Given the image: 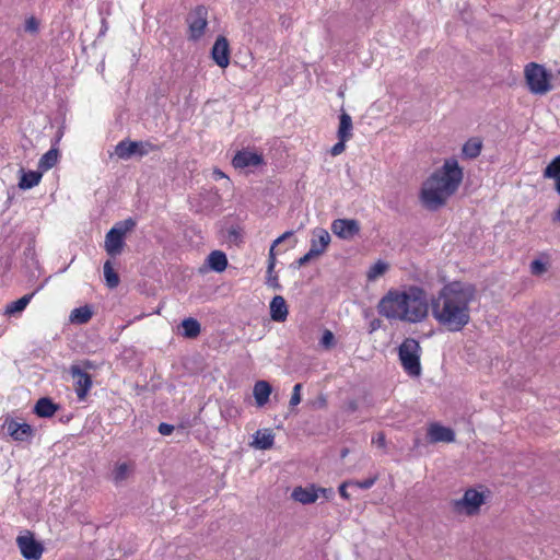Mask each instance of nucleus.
Instances as JSON below:
<instances>
[{
  "label": "nucleus",
  "instance_id": "obj_50",
  "mask_svg": "<svg viewBox=\"0 0 560 560\" xmlns=\"http://www.w3.org/2000/svg\"><path fill=\"white\" fill-rule=\"evenodd\" d=\"M326 404H327L326 398L325 397H320L319 398V406L320 407H326Z\"/></svg>",
  "mask_w": 560,
  "mask_h": 560
},
{
  "label": "nucleus",
  "instance_id": "obj_3",
  "mask_svg": "<svg viewBox=\"0 0 560 560\" xmlns=\"http://www.w3.org/2000/svg\"><path fill=\"white\" fill-rule=\"evenodd\" d=\"M464 179V170L456 158L445 159L422 184L420 200L423 207L436 211L458 190Z\"/></svg>",
  "mask_w": 560,
  "mask_h": 560
},
{
  "label": "nucleus",
  "instance_id": "obj_36",
  "mask_svg": "<svg viewBox=\"0 0 560 560\" xmlns=\"http://www.w3.org/2000/svg\"><path fill=\"white\" fill-rule=\"evenodd\" d=\"M335 343H336V341H335V336H334V334H332L330 330H328V329L324 330L323 336H322V339H320V341H319V345H320L324 349L329 350V349H331L332 347H335Z\"/></svg>",
  "mask_w": 560,
  "mask_h": 560
},
{
  "label": "nucleus",
  "instance_id": "obj_28",
  "mask_svg": "<svg viewBox=\"0 0 560 560\" xmlns=\"http://www.w3.org/2000/svg\"><path fill=\"white\" fill-rule=\"evenodd\" d=\"M329 243H330L329 233L326 230L320 229V230H318L317 233H314V237L311 241V248L318 250L319 256H320L326 250Z\"/></svg>",
  "mask_w": 560,
  "mask_h": 560
},
{
  "label": "nucleus",
  "instance_id": "obj_39",
  "mask_svg": "<svg viewBox=\"0 0 560 560\" xmlns=\"http://www.w3.org/2000/svg\"><path fill=\"white\" fill-rule=\"evenodd\" d=\"M301 390H302V384L298 383L294 385L292 395L290 398V407H295L301 402Z\"/></svg>",
  "mask_w": 560,
  "mask_h": 560
},
{
  "label": "nucleus",
  "instance_id": "obj_14",
  "mask_svg": "<svg viewBox=\"0 0 560 560\" xmlns=\"http://www.w3.org/2000/svg\"><path fill=\"white\" fill-rule=\"evenodd\" d=\"M319 493L323 495H326L327 489L325 488H317L314 485H311L310 487H295L292 491V499L302 503V504H311L314 503L318 497Z\"/></svg>",
  "mask_w": 560,
  "mask_h": 560
},
{
  "label": "nucleus",
  "instance_id": "obj_25",
  "mask_svg": "<svg viewBox=\"0 0 560 560\" xmlns=\"http://www.w3.org/2000/svg\"><path fill=\"white\" fill-rule=\"evenodd\" d=\"M352 119L349 114L342 112L339 116V128L337 137L339 140H350L352 138Z\"/></svg>",
  "mask_w": 560,
  "mask_h": 560
},
{
  "label": "nucleus",
  "instance_id": "obj_48",
  "mask_svg": "<svg viewBox=\"0 0 560 560\" xmlns=\"http://www.w3.org/2000/svg\"><path fill=\"white\" fill-rule=\"evenodd\" d=\"M213 175H214L215 179L226 177L225 174L222 171H220V170H214Z\"/></svg>",
  "mask_w": 560,
  "mask_h": 560
},
{
  "label": "nucleus",
  "instance_id": "obj_13",
  "mask_svg": "<svg viewBox=\"0 0 560 560\" xmlns=\"http://www.w3.org/2000/svg\"><path fill=\"white\" fill-rule=\"evenodd\" d=\"M4 427L14 441L25 442L31 440L34 434V430L30 424L25 422L20 423L14 419H7Z\"/></svg>",
  "mask_w": 560,
  "mask_h": 560
},
{
  "label": "nucleus",
  "instance_id": "obj_18",
  "mask_svg": "<svg viewBox=\"0 0 560 560\" xmlns=\"http://www.w3.org/2000/svg\"><path fill=\"white\" fill-rule=\"evenodd\" d=\"M293 235V232L292 231H287L284 232L282 235H280L277 240L273 241L270 249H269V255H268V275H269V283L273 287H278V278L277 276L272 277V272H273V269H275V265H276V254H275V247L282 243L284 240L291 237Z\"/></svg>",
  "mask_w": 560,
  "mask_h": 560
},
{
  "label": "nucleus",
  "instance_id": "obj_47",
  "mask_svg": "<svg viewBox=\"0 0 560 560\" xmlns=\"http://www.w3.org/2000/svg\"><path fill=\"white\" fill-rule=\"evenodd\" d=\"M346 487H347V483H342V485L339 487V494H340V497H341V498H343V499H349V493L347 492Z\"/></svg>",
  "mask_w": 560,
  "mask_h": 560
},
{
  "label": "nucleus",
  "instance_id": "obj_45",
  "mask_svg": "<svg viewBox=\"0 0 560 560\" xmlns=\"http://www.w3.org/2000/svg\"><path fill=\"white\" fill-rule=\"evenodd\" d=\"M347 411L354 412L358 410V402L355 400H350L347 402Z\"/></svg>",
  "mask_w": 560,
  "mask_h": 560
},
{
  "label": "nucleus",
  "instance_id": "obj_15",
  "mask_svg": "<svg viewBox=\"0 0 560 560\" xmlns=\"http://www.w3.org/2000/svg\"><path fill=\"white\" fill-rule=\"evenodd\" d=\"M211 57L220 68H226L230 63V45L224 36H219L211 49Z\"/></svg>",
  "mask_w": 560,
  "mask_h": 560
},
{
  "label": "nucleus",
  "instance_id": "obj_38",
  "mask_svg": "<svg viewBox=\"0 0 560 560\" xmlns=\"http://www.w3.org/2000/svg\"><path fill=\"white\" fill-rule=\"evenodd\" d=\"M547 271V264L539 260V259H535L530 262V272L532 275L534 276H540L542 273H545Z\"/></svg>",
  "mask_w": 560,
  "mask_h": 560
},
{
  "label": "nucleus",
  "instance_id": "obj_1",
  "mask_svg": "<svg viewBox=\"0 0 560 560\" xmlns=\"http://www.w3.org/2000/svg\"><path fill=\"white\" fill-rule=\"evenodd\" d=\"M478 300L474 283L451 281L431 301L432 317L450 332L462 331L471 320V305Z\"/></svg>",
  "mask_w": 560,
  "mask_h": 560
},
{
  "label": "nucleus",
  "instance_id": "obj_30",
  "mask_svg": "<svg viewBox=\"0 0 560 560\" xmlns=\"http://www.w3.org/2000/svg\"><path fill=\"white\" fill-rule=\"evenodd\" d=\"M208 262L211 269H213L217 272H222L226 269L228 258L223 252L213 250L208 256Z\"/></svg>",
  "mask_w": 560,
  "mask_h": 560
},
{
  "label": "nucleus",
  "instance_id": "obj_24",
  "mask_svg": "<svg viewBox=\"0 0 560 560\" xmlns=\"http://www.w3.org/2000/svg\"><path fill=\"white\" fill-rule=\"evenodd\" d=\"M60 153L55 147H51L38 161V168L45 173L52 168L59 161Z\"/></svg>",
  "mask_w": 560,
  "mask_h": 560
},
{
  "label": "nucleus",
  "instance_id": "obj_16",
  "mask_svg": "<svg viewBox=\"0 0 560 560\" xmlns=\"http://www.w3.org/2000/svg\"><path fill=\"white\" fill-rule=\"evenodd\" d=\"M262 163L264 159L261 154L248 150L237 151L232 160V165L235 168L256 167Z\"/></svg>",
  "mask_w": 560,
  "mask_h": 560
},
{
  "label": "nucleus",
  "instance_id": "obj_26",
  "mask_svg": "<svg viewBox=\"0 0 560 560\" xmlns=\"http://www.w3.org/2000/svg\"><path fill=\"white\" fill-rule=\"evenodd\" d=\"M481 150H482L481 139L474 137V138L468 139L464 143V145L462 148V153H463L464 158L472 160L480 155Z\"/></svg>",
  "mask_w": 560,
  "mask_h": 560
},
{
  "label": "nucleus",
  "instance_id": "obj_20",
  "mask_svg": "<svg viewBox=\"0 0 560 560\" xmlns=\"http://www.w3.org/2000/svg\"><path fill=\"white\" fill-rule=\"evenodd\" d=\"M59 409V406L52 402L50 398H39L35 405L34 411L40 418H50Z\"/></svg>",
  "mask_w": 560,
  "mask_h": 560
},
{
  "label": "nucleus",
  "instance_id": "obj_29",
  "mask_svg": "<svg viewBox=\"0 0 560 560\" xmlns=\"http://www.w3.org/2000/svg\"><path fill=\"white\" fill-rule=\"evenodd\" d=\"M92 316L93 311L91 306L84 305L72 310L69 318L71 323L82 325L89 323Z\"/></svg>",
  "mask_w": 560,
  "mask_h": 560
},
{
  "label": "nucleus",
  "instance_id": "obj_19",
  "mask_svg": "<svg viewBox=\"0 0 560 560\" xmlns=\"http://www.w3.org/2000/svg\"><path fill=\"white\" fill-rule=\"evenodd\" d=\"M270 316L275 322H284L288 317V306L281 295H276L270 302Z\"/></svg>",
  "mask_w": 560,
  "mask_h": 560
},
{
  "label": "nucleus",
  "instance_id": "obj_41",
  "mask_svg": "<svg viewBox=\"0 0 560 560\" xmlns=\"http://www.w3.org/2000/svg\"><path fill=\"white\" fill-rule=\"evenodd\" d=\"M348 140H339L338 139V142L331 147L330 154L332 156H337V155H340L341 153H343L345 150H346V142Z\"/></svg>",
  "mask_w": 560,
  "mask_h": 560
},
{
  "label": "nucleus",
  "instance_id": "obj_23",
  "mask_svg": "<svg viewBox=\"0 0 560 560\" xmlns=\"http://www.w3.org/2000/svg\"><path fill=\"white\" fill-rule=\"evenodd\" d=\"M272 392L270 384L267 381H258L254 385V397L258 406H264L269 400Z\"/></svg>",
  "mask_w": 560,
  "mask_h": 560
},
{
  "label": "nucleus",
  "instance_id": "obj_12",
  "mask_svg": "<svg viewBox=\"0 0 560 560\" xmlns=\"http://www.w3.org/2000/svg\"><path fill=\"white\" fill-rule=\"evenodd\" d=\"M331 231L338 237L349 240L360 232V225L352 219H336L331 223Z\"/></svg>",
  "mask_w": 560,
  "mask_h": 560
},
{
  "label": "nucleus",
  "instance_id": "obj_33",
  "mask_svg": "<svg viewBox=\"0 0 560 560\" xmlns=\"http://www.w3.org/2000/svg\"><path fill=\"white\" fill-rule=\"evenodd\" d=\"M104 277L106 280V285L110 289H115L119 284V276L114 270L113 265L109 260L105 261L104 264Z\"/></svg>",
  "mask_w": 560,
  "mask_h": 560
},
{
  "label": "nucleus",
  "instance_id": "obj_35",
  "mask_svg": "<svg viewBox=\"0 0 560 560\" xmlns=\"http://www.w3.org/2000/svg\"><path fill=\"white\" fill-rule=\"evenodd\" d=\"M545 178L557 180L560 177V155L556 156L544 170Z\"/></svg>",
  "mask_w": 560,
  "mask_h": 560
},
{
  "label": "nucleus",
  "instance_id": "obj_8",
  "mask_svg": "<svg viewBox=\"0 0 560 560\" xmlns=\"http://www.w3.org/2000/svg\"><path fill=\"white\" fill-rule=\"evenodd\" d=\"M485 494L474 488H469L464 492L462 499L452 502L453 511L457 514L466 516L477 515L481 505L485 504Z\"/></svg>",
  "mask_w": 560,
  "mask_h": 560
},
{
  "label": "nucleus",
  "instance_id": "obj_9",
  "mask_svg": "<svg viewBox=\"0 0 560 560\" xmlns=\"http://www.w3.org/2000/svg\"><path fill=\"white\" fill-rule=\"evenodd\" d=\"M188 39L199 40L206 33L208 26V9L205 5H197L187 15Z\"/></svg>",
  "mask_w": 560,
  "mask_h": 560
},
{
  "label": "nucleus",
  "instance_id": "obj_17",
  "mask_svg": "<svg viewBox=\"0 0 560 560\" xmlns=\"http://www.w3.org/2000/svg\"><path fill=\"white\" fill-rule=\"evenodd\" d=\"M427 436L430 443H452L455 441V433L451 428L443 427L440 423H431L428 427Z\"/></svg>",
  "mask_w": 560,
  "mask_h": 560
},
{
  "label": "nucleus",
  "instance_id": "obj_46",
  "mask_svg": "<svg viewBox=\"0 0 560 560\" xmlns=\"http://www.w3.org/2000/svg\"><path fill=\"white\" fill-rule=\"evenodd\" d=\"M381 327V320L375 318L370 323V332H374Z\"/></svg>",
  "mask_w": 560,
  "mask_h": 560
},
{
  "label": "nucleus",
  "instance_id": "obj_10",
  "mask_svg": "<svg viewBox=\"0 0 560 560\" xmlns=\"http://www.w3.org/2000/svg\"><path fill=\"white\" fill-rule=\"evenodd\" d=\"M16 545L26 560H40L45 550L43 544L37 541L30 530L16 537Z\"/></svg>",
  "mask_w": 560,
  "mask_h": 560
},
{
  "label": "nucleus",
  "instance_id": "obj_49",
  "mask_svg": "<svg viewBox=\"0 0 560 560\" xmlns=\"http://www.w3.org/2000/svg\"><path fill=\"white\" fill-rule=\"evenodd\" d=\"M553 220H557L560 222V205H559V208L557 209L556 213H555V218Z\"/></svg>",
  "mask_w": 560,
  "mask_h": 560
},
{
  "label": "nucleus",
  "instance_id": "obj_43",
  "mask_svg": "<svg viewBox=\"0 0 560 560\" xmlns=\"http://www.w3.org/2000/svg\"><path fill=\"white\" fill-rule=\"evenodd\" d=\"M174 431V427L172 424H168V423H165V422H162L160 423L159 425V432L162 434V435H170L172 434V432Z\"/></svg>",
  "mask_w": 560,
  "mask_h": 560
},
{
  "label": "nucleus",
  "instance_id": "obj_40",
  "mask_svg": "<svg viewBox=\"0 0 560 560\" xmlns=\"http://www.w3.org/2000/svg\"><path fill=\"white\" fill-rule=\"evenodd\" d=\"M318 256H319L318 250L310 248V250L305 255H303L302 257L299 258L298 264H299V266H303V265L307 264L311 259L318 257Z\"/></svg>",
  "mask_w": 560,
  "mask_h": 560
},
{
  "label": "nucleus",
  "instance_id": "obj_6",
  "mask_svg": "<svg viewBox=\"0 0 560 560\" xmlns=\"http://www.w3.org/2000/svg\"><path fill=\"white\" fill-rule=\"evenodd\" d=\"M136 226V221L128 218L124 221L116 223L105 235V250L115 257L121 254L125 246V236L128 232L132 231Z\"/></svg>",
  "mask_w": 560,
  "mask_h": 560
},
{
  "label": "nucleus",
  "instance_id": "obj_21",
  "mask_svg": "<svg viewBox=\"0 0 560 560\" xmlns=\"http://www.w3.org/2000/svg\"><path fill=\"white\" fill-rule=\"evenodd\" d=\"M275 443V434L271 430H258L254 435L253 445L258 450H270Z\"/></svg>",
  "mask_w": 560,
  "mask_h": 560
},
{
  "label": "nucleus",
  "instance_id": "obj_11",
  "mask_svg": "<svg viewBox=\"0 0 560 560\" xmlns=\"http://www.w3.org/2000/svg\"><path fill=\"white\" fill-rule=\"evenodd\" d=\"M70 374L74 380V390L79 400H84L93 384L92 376L77 364L70 366Z\"/></svg>",
  "mask_w": 560,
  "mask_h": 560
},
{
  "label": "nucleus",
  "instance_id": "obj_42",
  "mask_svg": "<svg viewBox=\"0 0 560 560\" xmlns=\"http://www.w3.org/2000/svg\"><path fill=\"white\" fill-rule=\"evenodd\" d=\"M372 443L375 444L380 448H385L386 446V436L383 432H378L373 439Z\"/></svg>",
  "mask_w": 560,
  "mask_h": 560
},
{
  "label": "nucleus",
  "instance_id": "obj_37",
  "mask_svg": "<svg viewBox=\"0 0 560 560\" xmlns=\"http://www.w3.org/2000/svg\"><path fill=\"white\" fill-rule=\"evenodd\" d=\"M24 30L30 34H37L39 31V21L35 16H30L25 20Z\"/></svg>",
  "mask_w": 560,
  "mask_h": 560
},
{
  "label": "nucleus",
  "instance_id": "obj_2",
  "mask_svg": "<svg viewBox=\"0 0 560 560\" xmlns=\"http://www.w3.org/2000/svg\"><path fill=\"white\" fill-rule=\"evenodd\" d=\"M377 312L389 320L416 324L427 318L429 304L427 292L410 285L405 290L390 289L378 302Z\"/></svg>",
  "mask_w": 560,
  "mask_h": 560
},
{
  "label": "nucleus",
  "instance_id": "obj_7",
  "mask_svg": "<svg viewBox=\"0 0 560 560\" xmlns=\"http://www.w3.org/2000/svg\"><path fill=\"white\" fill-rule=\"evenodd\" d=\"M160 150L161 147L159 144L150 141H131L129 139H125L116 144L115 154L120 160H129L133 155L142 158L148 155L150 152H156Z\"/></svg>",
  "mask_w": 560,
  "mask_h": 560
},
{
  "label": "nucleus",
  "instance_id": "obj_31",
  "mask_svg": "<svg viewBox=\"0 0 560 560\" xmlns=\"http://www.w3.org/2000/svg\"><path fill=\"white\" fill-rule=\"evenodd\" d=\"M183 336L186 338H196L200 334V324L197 319L188 317L182 322Z\"/></svg>",
  "mask_w": 560,
  "mask_h": 560
},
{
  "label": "nucleus",
  "instance_id": "obj_4",
  "mask_svg": "<svg viewBox=\"0 0 560 560\" xmlns=\"http://www.w3.org/2000/svg\"><path fill=\"white\" fill-rule=\"evenodd\" d=\"M524 79L528 91L534 95H546L552 91V73L545 66L528 62L524 67Z\"/></svg>",
  "mask_w": 560,
  "mask_h": 560
},
{
  "label": "nucleus",
  "instance_id": "obj_32",
  "mask_svg": "<svg viewBox=\"0 0 560 560\" xmlns=\"http://www.w3.org/2000/svg\"><path fill=\"white\" fill-rule=\"evenodd\" d=\"M133 470V464L118 463L113 471V478L116 483L126 480Z\"/></svg>",
  "mask_w": 560,
  "mask_h": 560
},
{
  "label": "nucleus",
  "instance_id": "obj_34",
  "mask_svg": "<svg viewBox=\"0 0 560 560\" xmlns=\"http://www.w3.org/2000/svg\"><path fill=\"white\" fill-rule=\"evenodd\" d=\"M388 269V265L382 260L376 261L372 265L366 273L369 281H374L378 277L383 276Z\"/></svg>",
  "mask_w": 560,
  "mask_h": 560
},
{
  "label": "nucleus",
  "instance_id": "obj_22",
  "mask_svg": "<svg viewBox=\"0 0 560 560\" xmlns=\"http://www.w3.org/2000/svg\"><path fill=\"white\" fill-rule=\"evenodd\" d=\"M43 172L38 168V171H28V172H24L22 170V176L20 178V182H19V187L21 189H31L35 186H37L40 180H42V177H43Z\"/></svg>",
  "mask_w": 560,
  "mask_h": 560
},
{
  "label": "nucleus",
  "instance_id": "obj_51",
  "mask_svg": "<svg viewBox=\"0 0 560 560\" xmlns=\"http://www.w3.org/2000/svg\"><path fill=\"white\" fill-rule=\"evenodd\" d=\"M556 190L560 194V177L556 180Z\"/></svg>",
  "mask_w": 560,
  "mask_h": 560
},
{
  "label": "nucleus",
  "instance_id": "obj_52",
  "mask_svg": "<svg viewBox=\"0 0 560 560\" xmlns=\"http://www.w3.org/2000/svg\"><path fill=\"white\" fill-rule=\"evenodd\" d=\"M83 364H84V366H85L86 369H91V368H92V364H91V362H90V361H84V363H83Z\"/></svg>",
  "mask_w": 560,
  "mask_h": 560
},
{
  "label": "nucleus",
  "instance_id": "obj_27",
  "mask_svg": "<svg viewBox=\"0 0 560 560\" xmlns=\"http://www.w3.org/2000/svg\"><path fill=\"white\" fill-rule=\"evenodd\" d=\"M34 294H35L34 292L30 293V294H25L22 298H20L19 300L8 303L5 305L4 315L13 316L18 313L23 312L26 308V306L30 304V302L32 301Z\"/></svg>",
  "mask_w": 560,
  "mask_h": 560
},
{
  "label": "nucleus",
  "instance_id": "obj_5",
  "mask_svg": "<svg viewBox=\"0 0 560 560\" xmlns=\"http://www.w3.org/2000/svg\"><path fill=\"white\" fill-rule=\"evenodd\" d=\"M421 347L418 340L406 338L398 348V357L405 372L410 376H419Z\"/></svg>",
  "mask_w": 560,
  "mask_h": 560
},
{
  "label": "nucleus",
  "instance_id": "obj_44",
  "mask_svg": "<svg viewBox=\"0 0 560 560\" xmlns=\"http://www.w3.org/2000/svg\"><path fill=\"white\" fill-rule=\"evenodd\" d=\"M375 481H376V477H373V478H368L362 481H358V482H355V485L361 489H370L375 483Z\"/></svg>",
  "mask_w": 560,
  "mask_h": 560
}]
</instances>
